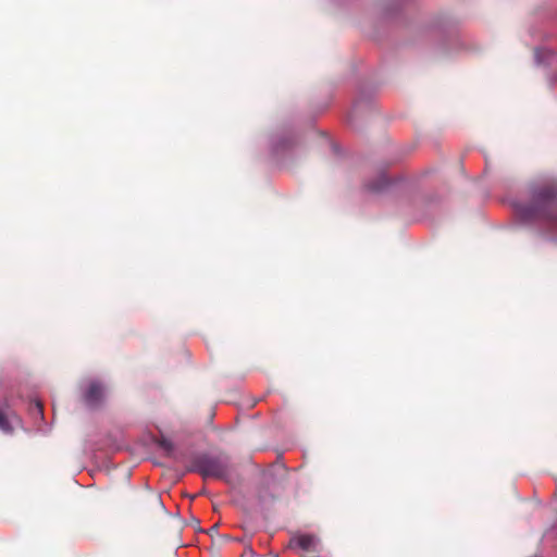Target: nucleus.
<instances>
[{
	"label": "nucleus",
	"mask_w": 557,
	"mask_h": 557,
	"mask_svg": "<svg viewBox=\"0 0 557 557\" xmlns=\"http://www.w3.org/2000/svg\"><path fill=\"white\" fill-rule=\"evenodd\" d=\"M527 218L557 228V182H545L533 190L532 202L527 208Z\"/></svg>",
	"instance_id": "nucleus-1"
},
{
	"label": "nucleus",
	"mask_w": 557,
	"mask_h": 557,
	"mask_svg": "<svg viewBox=\"0 0 557 557\" xmlns=\"http://www.w3.org/2000/svg\"><path fill=\"white\" fill-rule=\"evenodd\" d=\"M189 471L199 473L203 479L214 478L228 482L231 465L227 457L199 454L194 456Z\"/></svg>",
	"instance_id": "nucleus-2"
},
{
	"label": "nucleus",
	"mask_w": 557,
	"mask_h": 557,
	"mask_svg": "<svg viewBox=\"0 0 557 557\" xmlns=\"http://www.w3.org/2000/svg\"><path fill=\"white\" fill-rule=\"evenodd\" d=\"M104 397V385L99 381H90L83 393L82 399L88 408L96 409L102 405Z\"/></svg>",
	"instance_id": "nucleus-3"
},
{
	"label": "nucleus",
	"mask_w": 557,
	"mask_h": 557,
	"mask_svg": "<svg viewBox=\"0 0 557 557\" xmlns=\"http://www.w3.org/2000/svg\"><path fill=\"white\" fill-rule=\"evenodd\" d=\"M318 545L319 540L313 534H297L290 540L292 547H298L306 553H315Z\"/></svg>",
	"instance_id": "nucleus-4"
},
{
	"label": "nucleus",
	"mask_w": 557,
	"mask_h": 557,
	"mask_svg": "<svg viewBox=\"0 0 557 557\" xmlns=\"http://www.w3.org/2000/svg\"><path fill=\"white\" fill-rule=\"evenodd\" d=\"M10 417L2 407H0V430L4 433H11L13 431V428L10 423Z\"/></svg>",
	"instance_id": "nucleus-5"
},
{
	"label": "nucleus",
	"mask_w": 557,
	"mask_h": 557,
	"mask_svg": "<svg viewBox=\"0 0 557 557\" xmlns=\"http://www.w3.org/2000/svg\"><path fill=\"white\" fill-rule=\"evenodd\" d=\"M388 180L385 175H380L377 180L373 183L367 184V188L371 191H381L384 189L385 186H387Z\"/></svg>",
	"instance_id": "nucleus-6"
},
{
	"label": "nucleus",
	"mask_w": 557,
	"mask_h": 557,
	"mask_svg": "<svg viewBox=\"0 0 557 557\" xmlns=\"http://www.w3.org/2000/svg\"><path fill=\"white\" fill-rule=\"evenodd\" d=\"M158 446L163 449L166 456L172 457L174 455V444L172 441L165 437H161L157 441Z\"/></svg>",
	"instance_id": "nucleus-7"
},
{
	"label": "nucleus",
	"mask_w": 557,
	"mask_h": 557,
	"mask_svg": "<svg viewBox=\"0 0 557 557\" xmlns=\"http://www.w3.org/2000/svg\"><path fill=\"white\" fill-rule=\"evenodd\" d=\"M544 53H548V54H549V55H552L553 58H555V57H556V54L550 53L549 51H546V50H536V51H535V55H536V58L539 59V61L544 62V55H543Z\"/></svg>",
	"instance_id": "nucleus-8"
},
{
	"label": "nucleus",
	"mask_w": 557,
	"mask_h": 557,
	"mask_svg": "<svg viewBox=\"0 0 557 557\" xmlns=\"http://www.w3.org/2000/svg\"><path fill=\"white\" fill-rule=\"evenodd\" d=\"M37 408H38V410H39L40 412L42 411V407H41V405L37 404Z\"/></svg>",
	"instance_id": "nucleus-9"
}]
</instances>
